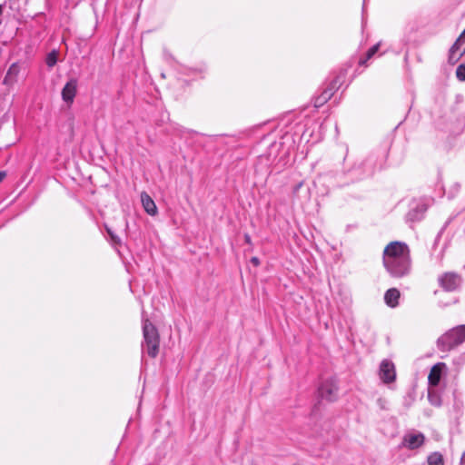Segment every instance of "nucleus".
I'll list each match as a JSON object with an SVG mask.
<instances>
[{"mask_svg":"<svg viewBox=\"0 0 465 465\" xmlns=\"http://www.w3.org/2000/svg\"><path fill=\"white\" fill-rule=\"evenodd\" d=\"M331 96V92L324 91L322 94L316 99L315 105L320 106L324 104Z\"/></svg>","mask_w":465,"mask_h":465,"instance_id":"obj_15","label":"nucleus"},{"mask_svg":"<svg viewBox=\"0 0 465 465\" xmlns=\"http://www.w3.org/2000/svg\"><path fill=\"white\" fill-rule=\"evenodd\" d=\"M244 238H245L246 242H248V243L251 242V237L248 234H245Z\"/></svg>","mask_w":465,"mask_h":465,"instance_id":"obj_24","label":"nucleus"},{"mask_svg":"<svg viewBox=\"0 0 465 465\" xmlns=\"http://www.w3.org/2000/svg\"><path fill=\"white\" fill-rule=\"evenodd\" d=\"M456 76L457 78L461 81V82H464L465 81V63L464 64H460L458 67H457V70H456Z\"/></svg>","mask_w":465,"mask_h":465,"instance_id":"obj_17","label":"nucleus"},{"mask_svg":"<svg viewBox=\"0 0 465 465\" xmlns=\"http://www.w3.org/2000/svg\"><path fill=\"white\" fill-rule=\"evenodd\" d=\"M143 340L149 356L155 358L159 352V335L156 328L145 320L143 325Z\"/></svg>","mask_w":465,"mask_h":465,"instance_id":"obj_3","label":"nucleus"},{"mask_svg":"<svg viewBox=\"0 0 465 465\" xmlns=\"http://www.w3.org/2000/svg\"><path fill=\"white\" fill-rule=\"evenodd\" d=\"M141 202L144 211L152 216H154L157 213V207L154 201L146 193H141Z\"/></svg>","mask_w":465,"mask_h":465,"instance_id":"obj_11","label":"nucleus"},{"mask_svg":"<svg viewBox=\"0 0 465 465\" xmlns=\"http://www.w3.org/2000/svg\"><path fill=\"white\" fill-rule=\"evenodd\" d=\"M319 394L322 399L332 401L337 399L338 383L333 378L325 380L319 388Z\"/></svg>","mask_w":465,"mask_h":465,"instance_id":"obj_4","label":"nucleus"},{"mask_svg":"<svg viewBox=\"0 0 465 465\" xmlns=\"http://www.w3.org/2000/svg\"><path fill=\"white\" fill-rule=\"evenodd\" d=\"M379 48H380V43H378L375 45H373L372 47H371L367 52L366 59H371L378 52Z\"/></svg>","mask_w":465,"mask_h":465,"instance_id":"obj_19","label":"nucleus"},{"mask_svg":"<svg viewBox=\"0 0 465 465\" xmlns=\"http://www.w3.org/2000/svg\"><path fill=\"white\" fill-rule=\"evenodd\" d=\"M453 186H454V189H455L456 191H458V189H459V184L455 183Z\"/></svg>","mask_w":465,"mask_h":465,"instance_id":"obj_26","label":"nucleus"},{"mask_svg":"<svg viewBox=\"0 0 465 465\" xmlns=\"http://www.w3.org/2000/svg\"><path fill=\"white\" fill-rule=\"evenodd\" d=\"M252 263H253L255 266H258L260 264V261L257 257H252L251 259Z\"/></svg>","mask_w":465,"mask_h":465,"instance_id":"obj_22","label":"nucleus"},{"mask_svg":"<svg viewBox=\"0 0 465 465\" xmlns=\"http://www.w3.org/2000/svg\"><path fill=\"white\" fill-rule=\"evenodd\" d=\"M107 232L108 233L110 234L111 238L114 241V242H119V239L114 234V232H111L110 229H107Z\"/></svg>","mask_w":465,"mask_h":465,"instance_id":"obj_21","label":"nucleus"},{"mask_svg":"<svg viewBox=\"0 0 465 465\" xmlns=\"http://www.w3.org/2000/svg\"><path fill=\"white\" fill-rule=\"evenodd\" d=\"M461 461H462V463L465 465V453H464V454H463V456H462Z\"/></svg>","mask_w":465,"mask_h":465,"instance_id":"obj_25","label":"nucleus"},{"mask_svg":"<svg viewBox=\"0 0 465 465\" xmlns=\"http://www.w3.org/2000/svg\"><path fill=\"white\" fill-rule=\"evenodd\" d=\"M401 293L396 288L389 289L384 295L386 304L391 308H395L399 304Z\"/></svg>","mask_w":465,"mask_h":465,"instance_id":"obj_12","label":"nucleus"},{"mask_svg":"<svg viewBox=\"0 0 465 465\" xmlns=\"http://www.w3.org/2000/svg\"><path fill=\"white\" fill-rule=\"evenodd\" d=\"M427 461H428L429 465H443L444 464L443 456L438 451L430 453L428 456Z\"/></svg>","mask_w":465,"mask_h":465,"instance_id":"obj_14","label":"nucleus"},{"mask_svg":"<svg viewBox=\"0 0 465 465\" xmlns=\"http://www.w3.org/2000/svg\"><path fill=\"white\" fill-rule=\"evenodd\" d=\"M76 80L72 79L67 82L62 90V99L67 104H72L76 94Z\"/></svg>","mask_w":465,"mask_h":465,"instance_id":"obj_10","label":"nucleus"},{"mask_svg":"<svg viewBox=\"0 0 465 465\" xmlns=\"http://www.w3.org/2000/svg\"><path fill=\"white\" fill-rule=\"evenodd\" d=\"M379 375L384 383L392 382L396 377L394 364L389 360H383L380 365Z\"/></svg>","mask_w":465,"mask_h":465,"instance_id":"obj_8","label":"nucleus"},{"mask_svg":"<svg viewBox=\"0 0 465 465\" xmlns=\"http://www.w3.org/2000/svg\"><path fill=\"white\" fill-rule=\"evenodd\" d=\"M425 436L421 432L406 433L401 441V447L408 450H416L424 444Z\"/></svg>","mask_w":465,"mask_h":465,"instance_id":"obj_6","label":"nucleus"},{"mask_svg":"<svg viewBox=\"0 0 465 465\" xmlns=\"http://www.w3.org/2000/svg\"><path fill=\"white\" fill-rule=\"evenodd\" d=\"M6 176L5 172L0 171V183L4 180V178Z\"/></svg>","mask_w":465,"mask_h":465,"instance_id":"obj_23","label":"nucleus"},{"mask_svg":"<svg viewBox=\"0 0 465 465\" xmlns=\"http://www.w3.org/2000/svg\"><path fill=\"white\" fill-rule=\"evenodd\" d=\"M365 62H366V60H361L360 63H361V64H365Z\"/></svg>","mask_w":465,"mask_h":465,"instance_id":"obj_27","label":"nucleus"},{"mask_svg":"<svg viewBox=\"0 0 465 465\" xmlns=\"http://www.w3.org/2000/svg\"><path fill=\"white\" fill-rule=\"evenodd\" d=\"M429 400L432 405L439 406L440 404V400L437 397L432 396L430 393L429 394Z\"/></svg>","mask_w":465,"mask_h":465,"instance_id":"obj_20","label":"nucleus"},{"mask_svg":"<svg viewBox=\"0 0 465 465\" xmlns=\"http://www.w3.org/2000/svg\"><path fill=\"white\" fill-rule=\"evenodd\" d=\"M56 61H57V54L55 51H53L50 54H48V55L46 57V64L49 67L54 66L56 64Z\"/></svg>","mask_w":465,"mask_h":465,"instance_id":"obj_16","label":"nucleus"},{"mask_svg":"<svg viewBox=\"0 0 465 465\" xmlns=\"http://www.w3.org/2000/svg\"><path fill=\"white\" fill-rule=\"evenodd\" d=\"M465 54V29L450 49L449 62L455 64Z\"/></svg>","mask_w":465,"mask_h":465,"instance_id":"obj_7","label":"nucleus"},{"mask_svg":"<svg viewBox=\"0 0 465 465\" xmlns=\"http://www.w3.org/2000/svg\"><path fill=\"white\" fill-rule=\"evenodd\" d=\"M447 369L444 362H438L433 365L428 376V381L430 386L436 387L440 381L442 372Z\"/></svg>","mask_w":465,"mask_h":465,"instance_id":"obj_9","label":"nucleus"},{"mask_svg":"<svg viewBox=\"0 0 465 465\" xmlns=\"http://www.w3.org/2000/svg\"><path fill=\"white\" fill-rule=\"evenodd\" d=\"M439 283L446 292H453L457 290L460 283V277L453 272H446L439 278Z\"/></svg>","mask_w":465,"mask_h":465,"instance_id":"obj_5","label":"nucleus"},{"mask_svg":"<svg viewBox=\"0 0 465 465\" xmlns=\"http://www.w3.org/2000/svg\"><path fill=\"white\" fill-rule=\"evenodd\" d=\"M383 264L392 277H403L411 271V256L408 245L402 242H391L383 251Z\"/></svg>","mask_w":465,"mask_h":465,"instance_id":"obj_1","label":"nucleus"},{"mask_svg":"<svg viewBox=\"0 0 465 465\" xmlns=\"http://www.w3.org/2000/svg\"><path fill=\"white\" fill-rule=\"evenodd\" d=\"M376 403H377V406L382 411L388 410V408H389V401L386 398H383V397L378 398L376 401Z\"/></svg>","mask_w":465,"mask_h":465,"instance_id":"obj_18","label":"nucleus"},{"mask_svg":"<svg viewBox=\"0 0 465 465\" xmlns=\"http://www.w3.org/2000/svg\"><path fill=\"white\" fill-rule=\"evenodd\" d=\"M18 73H19V67L15 64H13L9 67V69L6 73V75L4 79V83L11 84L12 82H14L15 77L17 76Z\"/></svg>","mask_w":465,"mask_h":465,"instance_id":"obj_13","label":"nucleus"},{"mask_svg":"<svg viewBox=\"0 0 465 465\" xmlns=\"http://www.w3.org/2000/svg\"><path fill=\"white\" fill-rule=\"evenodd\" d=\"M465 341V325H459L442 334L437 341V346L441 351H449Z\"/></svg>","mask_w":465,"mask_h":465,"instance_id":"obj_2","label":"nucleus"}]
</instances>
